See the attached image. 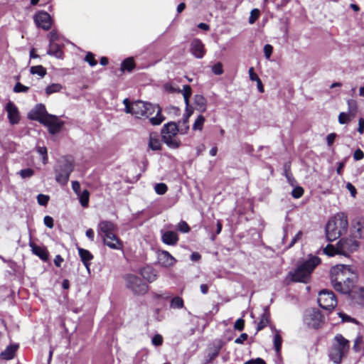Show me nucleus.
Instances as JSON below:
<instances>
[{"label":"nucleus","instance_id":"nucleus-1","mask_svg":"<svg viewBox=\"0 0 364 364\" xmlns=\"http://www.w3.org/2000/svg\"><path fill=\"white\" fill-rule=\"evenodd\" d=\"M330 278L333 289L338 292L346 294H349V286L346 285L344 289H339L341 282L345 284H353L355 287L357 276L350 266L338 264L331 269Z\"/></svg>","mask_w":364,"mask_h":364},{"label":"nucleus","instance_id":"nucleus-2","mask_svg":"<svg viewBox=\"0 0 364 364\" xmlns=\"http://www.w3.org/2000/svg\"><path fill=\"white\" fill-rule=\"evenodd\" d=\"M127 113H130L138 119L149 118V121L153 125H159L165 119L161 114V109L158 105L143 101H136L132 103L131 109L127 108Z\"/></svg>","mask_w":364,"mask_h":364},{"label":"nucleus","instance_id":"nucleus-3","mask_svg":"<svg viewBox=\"0 0 364 364\" xmlns=\"http://www.w3.org/2000/svg\"><path fill=\"white\" fill-rule=\"evenodd\" d=\"M321 263V259L316 256L310 257L297 264L294 270L290 271L286 277L287 282L308 283L314 269Z\"/></svg>","mask_w":364,"mask_h":364},{"label":"nucleus","instance_id":"nucleus-4","mask_svg":"<svg viewBox=\"0 0 364 364\" xmlns=\"http://www.w3.org/2000/svg\"><path fill=\"white\" fill-rule=\"evenodd\" d=\"M348 216L345 213H338L332 217L326 225V235L328 241H334L347 232Z\"/></svg>","mask_w":364,"mask_h":364},{"label":"nucleus","instance_id":"nucleus-5","mask_svg":"<svg viewBox=\"0 0 364 364\" xmlns=\"http://www.w3.org/2000/svg\"><path fill=\"white\" fill-rule=\"evenodd\" d=\"M350 350V341L341 334H336L328 351V358L335 364H340Z\"/></svg>","mask_w":364,"mask_h":364},{"label":"nucleus","instance_id":"nucleus-6","mask_svg":"<svg viewBox=\"0 0 364 364\" xmlns=\"http://www.w3.org/2000/svg\"><path fill=\"white\" fill-rule=\"evenodd\" d=\"M74 169L73 159L71 156H63L58 161L55 168V180L60 185H65L70 174Z\"/></svg>","mask_w":364,"mask_h":364},{"label":"nucleus","instance_id":"nucleus-7","mask_svg":"<svg viewBox=\"0 0 364 364\" xmlns=\"http://www.w3.org/2000/svg\"><path fill=\"white\" fill-rule=\"evenodd\" d=\"M179 132L178 126L173 122L165 124L161 129L163 141L171 149H177L181 145V141L177 137Z\"/></svg>","mask_w":364,"mask_h":364},{"label":"nucleus","instance_id":"nucleus-8","mask_svg":"<svg viewBox=\"0 0 364 364\" xmlns=\"http://www.w3.org/2000/svg\"><path fill=\"white\" fill-rule=\"evenodd\" d=\"M318 303L322 309L331 311L336 306L337 299L331 291L323 289L318 294Z\"/></svg>","mask_w":364,"mask_h":364},{"label":"nucleus","instance_id":"nucleus-9","mask_svg":"<svg viewBox=\"0 0 364 364\" xmlns=\"http://www.w3.org/2000/svg\"><path fill=\"white\" fill-rule=\"evenodd\" d=\"M127 286L135 294H144L148 291V286L140 278L134 275L127 277Z\"/></svg>","mask_w":364,"mask_h":364},{"label":"nucleus","instance_id":"nucleus-10","mask_svg":"<svg viewBox=\"0 0 364 364\" xmlns=\"http://www.w3.org/2000/svg\"><path fill=\"white\" fill-rule=\"evenodd\" d=\"M338 246L339 254L347 256L350 253L355 251L359 245L358 242L353 238H345L339 240Z\"/></svg>","mask_w":364,"mask_h":364},{"label":"nucleus","instance_id":"nucleus-11","mask_svg":"<svg viewBox=\"0 0 364 364\" xmlns=\"http://www.w3.org/2000/svg\"><path fill=\"white\" fill-rule=\"evenodd\" d=\"M42 124L48 127L50 134H55L60 131L64 122L60 121L57 116L48 114Z\"/></svg>","mask_w":364,"mask_h":364},{"label":"nucleus","instance_id":"nucleus-12","mask_svg":"<svg viewBox=\"0 0 364 364\" xmlns=\"http://www.w3.org/2000/svg\"><path fill=\"white\" fill-rule=\"evenodd\" d=\"M323 316L318 310H308L304 316V322L314 328H318L321 326Z\"/></svg>","mask_w":364,"mask_h":364},{"label":"nucleus","instance_id":"nucleus-13","mask_svg":"<svg viewBox=\"0 0 364 364\" xmlns=\"http://www.w3.org/2000/svg\"><path fill=\"white\" fill-rule=\"evenodd\" d=\"M48 114L45 105L38 104L28 113V118L42 124Z\"/></svg>","mask_w":364,"mask_h":364},{"label":"nucleus","instance_id":"nucleus-14","mask_svg":"<svg viewBox=\"0 0 364 364\" xmlns=\"http://www.w3.org/2000/svg\"><path fill=\"white\" fill-rule=\"evenodd\" d=\"M117 230L116 225L112 222L107 220L101 221L97 226V234L102 238L107 235L116 234Z\"/></svg>","mask_w":364,"mask_h":364},{"label":"nucleus","instance_id":"nucleus-15","mask_svg":"<svg viewBox=\"0 0 364 364\" xmlns=\"http://www.w3.org/2000/svg\"><path fill=\"white\" fill-rule=\"evenodd\" d=\"M34 21L37 26L48 31L51 27L50 16L45 11H39L34 16Z\"/></svg>","mask_w":364,"mask_h":364},{"label":"nucleus","instance_id":"nucleus-16","mask_svg":"<svg viewBox=\"0 0 364 364\" xmlns=\"http://www.w3.org/2000/svg\"><path fill=\"white\" fill-rule=\"evenodd\" d=\"M157 259L159 264L164 267H173L176 259L166 250H159L157 253Z\"/></svg>","mask_w":364,"mask_h":364},{"label":"nucleus","instance_id":"nucleus-17","mask_svg":"<svg viewBox=\"0 0 364 364\" xmlns=\"http://www.w3.org/2000/svg\"><path fill=\"white\" fill-rule=\"evenodd\" d=\"M5 110L8 114V119L11 124H18L20 120L19 112L15 104L9 101L5 106Z\"/></svg>","mask_w":364,"mask_h":364},{"label":"nucleus","instance_id":"nucleus-18","mask_svg":"<svg viewBox=\"0 0 364 364\" xmlns=\"http://www.w3.org/2000/svg\"><path fill=\"white\" fill-rule=\"evenodd\" d=\"M190 50L191 54L198 59L203 58L205 53L204 44L198 38H194L191 41Z\"/></svg>","mask_w":364,"mask_h":364},{"label":"nucleus","instance_id":"nucleus-19","mask_svg":"<svg viewBox=\"0 0 364 364\" xmlns=\"http://www.w3.org/2000/svg\"><path fill=\"white\" fill-rule=\"evenodd\" d=\"M161 241L167 245H176L178 242V235L174 231H164L161 230Z\"/></svg>","mask_w":364,"mask_h":364},{"label":"nucleus","instance_id":"nucleus-20","mask_svg":"<svg viewBox=\"0 0 364 364\" xmlns=\"http://www.w3.org/2000/svg\"><path fill=\"white\" fill-rule=\"evenodd\" d=\"M103 242L105 245L112 250H122L123 245L122 241L119 239L116 234L107 235L102 238Z\"/></svg>","mask_w":364,"mask_h":364},{"label":"nucleus","instance_id":"nucleus-21","mask_svg":"<svg viewBox=\"0 0 364 364\" xmlns=\"http://www.w3.org/2000/svg\"><path fill=\"white\" fill-rule=\"evenodd\" d=\"M28 245L31 249L33 254L37 255L43 261H46L48 259V255L47 250L45 247L38 246L32 241H30Z\"/></svg>","mask_w":364,"mask_h":364},{"label":"nucleus","instance_id":"nucleus-22","mask_svg":"<svg viewBox=\"0 0 364 364\" xmlns=\"http://www.w3.org/2000/svg\"><path fill=\"white\" fill-rule=\"evenodd\" d=\"M148 146L153 151L161 149V144L157 133L152 132L149 134Z\"/></svg>","mask_w":364,"mask_h":364},{"label":"nucleus","instance_id":"nucleus-23","mask_svg":"<svg viewBox=\"0 0 364 364\" xmlns=\"http://www.w3.org/2000/svg\"><path fill=\"white\" fill-rule=\"evenodd\" d=\"M78 253L80 257L81 261L85 267L89 270V266L90 264V261L93 259L92 255L90 252V251L85 250L81 247H78Z\"/></svg>","mask_w":364,"mask_h":364},{"label":"nucleus","instance_id":"nucleus-24","mask_svg":"<svg viewBox=\"0 0 364 364\" xmlns=\"http://www.w3.org/2000/svg\"><path fill=\"white\" fill-rule=\"evenodd\" d=\"M353 228L359 237H364V218L357 217L353 220Z\"/></svg>","mask_w":364,"mask_h":364},{"label":"nucleus","instance_id":"nucleus-25","mask_svg":"<svg viewBox=\"0 0 364 364\" xmlns=\"http://www.w3.org/2000/svg\"><path fill=\"white\" fill-rule=\"evenodd\" d=\"M141 275L149 282H152L156 279L154 270L151 267H144L141 269Z\"/></svg>","mask_w":364,"mask_h":364},{"label":"nucleus","instance_id":"nucleus-26","mask_svg":"<svg viewBox=\"0 0 364 364\" xmlns=\"http://www.w3.org/2000/svg\"><path fill=\"white\" fill-rule=\"evenodd\" d=\"M192 114V111L190 112L187 111V113L184 115V118L182 122H179V132L181 134H184L187 133V132L189 129V126L188 124V118Z\"/></svg>","mask_w":364,"mask_h":364},{"label":"nucleus","instance_id":"nucleus-27","mask_svg":"<svg viewBox=\"0 0 364 364\" xmlns=\"http://www.w3.org/2000/svg\"><path fill=\"white\" fill-rule=\"evenodd\" d=\"M194 102L197 109L203 112L206 110L207 102L205 98L201 95H196L194 97Z\"/></svg>","mask_w":364,"mask_h":364},{"label":"nucleus","instance_id":"nucleus-28","mask_svg":"<svg viewBox=\"0 0 364 364\" xmlns=\"http://www.w3.org/2000/svg\"><path fill=\"white\" fill-rule=\"evenodd\" d=\"M16 348H17L16 346H8L3 352H1V358L5 360L12 359L14 356Z\"/></svg>","mask_w":364,"mask_h":364},{"label":"nucleus","instance_id":"nucleus-29","mask_svg":"<svg viewBox=\"0 0 364 364\" xmlns=\"http://www.w3.org/2000/svg\"><path fill=\"white\" fill-rule=\"evenodd\" d=\"M181 92L183 94L184 101L186 105V111H188L189 98L192 94L191 87L190 85H183V90Z\"/></svg>","mask_w":364,"mask_h":364},{"label":"nucleus","instance_id":"nucleus-30","mask_svg":"<svg viewBox=\"0 0 364 364\" xmlns=\"http://www.w3.org/2000/svg\"><path fill=\"white\" fill-rule=\"evenodd\" d=\"M47 53L50 55H55L57 58H60L62 51L57 44L55 43H50L49 50Z\"/></svg>","mask_w":364,"mask_h":364},{"label":"nucleus","instance_id":"nucleus-31","mask_svg":"<svg viewBox=\"0 0 364 364\" xmlns=\"http://www.w3.org/2000/svg\"><path fill=\"white\" fill-rule=\"evenodd\" d=\"M77 196L81 205L84 208L87 207L90 198L89 191L87 190H84L82 192L80 193V196Z\"/></svg>","mask_w":364,"mask_h":364},{"label":"nucleus","instance_id":"nucleus-32","mask_svg":"<svg viewBox=\"0 0 364 364\" xmlns=\"http://www.w3.org/2000/svg\"><path fill=\"white\" fill-rule=\"evenodd\" d=\"M323 251L325 255L330 257H333L336 255H340L338 252V243L336 244V247H334L333 245H328L325 248H323Z\"/></svg>","mask_w":364,"mask_h":364},{"label":"nucleus","instance_id":"nucleus-33","mask_svg":"<svg viewBox=\"0 0 364 364\" xmlns=\"http://www.w3.org/2000/svg\"><path fill=\"white\" fill-rule=\"evenodd\" d=\"M30 72L31 74L38 75L41 77H44L46 74V70L42 65H36L31 67Z\"/></svg>","mask_w":364,"mask_h":364},{"label":"nucleus","instance_id":"nucleus-34","mask_svg":"<svg viewBox=\"0 0 364 364\" xmlns=\"http://www.w3.org/2000/svg\"><path fill=\"white\" fill-rule=\"evenodd\" d=\"M63 88L60 83H53L46 88V93L49 95L60 92Z\"/></svg>","mask_w":364,"mask_h":364},{"label":"nucleus","instance_id":"nucleus-35","mask_svg":"<svg viewBox=\"0 0 364 364\" xmlns=\"http://www.w3.org/2000/svg\"><path fill=\"white\" fill-rule=\"evenodd\" d=\"M274 349L277 352V353H279L281 350L282 343V338L281 336L279 333L278 331H276L274 336Z\"/></svg>","mask_w":364,"mask_h":364},{"label":"nucleus","instance_id":"nucleus-36","mask_svg":"<svg viewBox=\"0 0 364 364\" xmlns=\"http://www.w3.org/2000/svg\"><path fill=\"white\" fill-rule=\"evenodd\" d=\"M269 323V316L264 313L261 315L260 320L257 326V331H259L267 326Z\"/></svg>","mask_w":364,"mask_h":364},{"label":"nucleus","instance_id":"nucleus-37","mask_svg":"<svg viewBox=\"0 0 364 364\" xmlns=\"http://www.w3.org/2000/svg\"><path fill=\"white\" fill-rule=\"evenodd\" d=\"M347 103L348 107V113L351 115V117H355L358 110L356 102L354 100H348Z\"/></svg>","mask_w":364,"mask_h":364},{"label":"nucleus","instance_id":"nucleus-38","mask_svg":"<svg viewBox=\"0 0 364 364\" xmlns=\"http://www.w3.org/2000/svg\"><path fill=\"white\" fill-rule=\"evenodd\" d=\"M205 121V117L203 115H199L193 123V129L194 130L201 131L203 129Z\"/></svg>","mask_w":364,"mask_h":364},{"label":"nucleus","instance_id":"nucleus-39","mask_svg":"<svg viewBox=\"0 0 364 364\" xmlns=\"http://www.w3.org/2000/svg\"><path fill=\"white\" fill-rule=\"evenodd\" d=\"M170 306L173 309H182L183 307V301L179 296L173 297L171 301Z\"/></svg>","mask_w":364,"mask_h":364},{"label":"nucleus","instance_id":"nucleus-40","mask_svg":"<svg viewBox=\"0 0 364 364\" xmlns=\"http://www.w3.org/2000/svg\"><path fill=\"white\" fill-rule=\"evenodd\" d=\"M134 67V62L132 58H127L126 60H124L123 61V63H122V67H121V69L122 70H129V71H131Z\"/></svg>","mask_w":364,"mask_h":364},{"label":"nucleus","instance_id":"nucleus-41","mask_svg":"<svg viewBox=\"0 0 364 364\" xmlns=\"http://www.w3.org/2000/svg\"><path fill=\"white\" fill-rule=\"evenodd\" d=\"M351 115L348 112H341L338 115V122L341 124L348 123L352 119Z\"/></svg>","mask_w":364,"mask_h":364},{"label":"nucleus","instance_id":"nucleus-42","mask_svg":"<svg viewBox=\"0 0 364 364\" xmlns=\"http://www.w3.org/2000/svg\"><path fill=\"white\" fill-rule=\"evenodd\" d=\"M38 153L42 156V161L43 164H46L48 163V154H47V149L45 146H38L37 147Z\"/></svg>","mask_w":364,"mask_h":364},{"label":"nucleus","instance_id":"nucleus-43","mask_svg":"<svg viewBox=\"0 0 364 364\" xmlns=\"http://www.w3.org/2000/svg\"><path fill=\"white\" fill-rule=\"evenodd\" d=\"M154 190L159 195H163L167 191L168 187L164 183H156L155 185Z\"/></svg>","mask_w":364,"mask_h":364},{"label":"nucleus","instance_id":"nucleus-44","mask_svg":"<svg viewBox=\"0 0 364 364\" xmlns=\"http://www.w3.org/2000/svg\"><path fill=\"white\" fill-rule=\"evenodd\" d=\"M18 173L22 178H31V176H33L34 171L31 168H28L21 170Z\"/></svg>","mask_w":364,"mask_h":364},{"label":"nucleus","instance_id":"nucleus-45","mask_svg":"<svg viewBox=\"0 0 364 364\" xmlns=\"http://www.w3.org/2000/svg\"><path fill=\"white\" fill-rule=\"evenodd\" d=\"M363 338L358 336L355 341L353 346V349L355 352H360L362 349Z\"/></svg>","mask_w":364,"mask_h":364},{"label":"nucleus","instance_id":"nucleus-46","mask_svg":"<svg viewBox=\"0 0 364 364\" xmlns=\"http://www.w3.org/2000/svg\"><path fill=\"white\" fill-rule=\"evenodd\" d=\"M259 16V11L257 9H254L250 12L249 17V23L253 24Z\"/></svg>","mask_w":364,"mask_h":364},{"label":"nucleus","instance_id":"nucleus-47","mask_svg":"<svg viewBox=\"0 0 364 364\" xmlns=\"http://www.w3.org/2000/svg\"><path fill=\"white\" fill-rule=\"evenodd\" d=\"M85 60L87 63H88V64L91 67L95 66L97 64V60L95 59L94 55L90 52H88L87 53V55H85Z\"/></svg>","mask_w":364,"mask_h":364},{"label":"nucleus","instance_id":"nucleus-48","mask_svg":"<svg viewBox=\"0 0 364 364\" xmlns=\"http://www.w3.org/2000/svg\"><path fill=\"white\" fill-rule=\"evenodd\" d=\"M212 72L217 75H222L223 73V65L218 62L212 67Z\"/></svg>","mask_w":364,"mask_h":364},{"label":"nucleus","instance_id":"nucleus-49","mask_svg":"<svg viewBox=\"0 0 364 364\" xmlns=\"http://www.w3.org/2000/svg\"><path fill=\"white\" fill-rule=\"evenodd\" d=\"M28 89H29L28 87L25 86L20 82H17L14 87V92H16V93L26 92H28Z\"/></svg>","mask_w":364,"mask_h":364},{"label":"nucleus","instance_id":"nucleus-50","mask_svg":"<svg viewBox=\"0 0 364 364\" xmlns=\"http://www.w3.org/2000/svg\"><path fill=\"white\" fill-rule=\"evenodd\" d=\"M177 229L181 232L184 233L188 232L190 231V227L185 221H181L177 225Z\"/></svg>","mask_w":364,"mask_h":364},{"label":"nucleus","instance_id":"nucleus-51","mask_svg":"<svg viewBox=\"0 0 364 364\" xmlns=\"http://www.w3.org/2000/svg\"><path fill=\"white\" fill-rule=\"evenodd\" d=\"M304 194V189L300 187H296L292 190L291 195L294 198H301Z\"/></svg>","mask_w":364,"mask_h":364},{"label":"nucleus","instance_id":"nucleus-52","mask_svg":"<svg viewBox=\"0 0 364 364\" xmlns=\"http://www.w3.org/2000/svg\"><path fill=\"white\" fill-rule=\"evenodd\" d=\"M37 200L39 205H46L49 200V196L43 194H39L37 196Z\"/></svg>","mask_w":364,"mask_h":364},{"label":"nucleus","instance_id":"nucleus-53","mask_svg":"<svg viewBox=\"0 0 364 364\" xmlns=\"http://www.w3.org/2000/svg\"><path fill=\"white\" fill-rule=\"evenodd\" d=\"M151 342H152L153 345H154L156 346H159L163 343V338H162V336L161 335L156 334L152 338Z\"/></svg>","mask_w":364,"mask_h":364},{"label":"nucleus","instance_id":"nucleus-54","mask_svg":"<svg viewBox=\"0 0 364 364\" xmlns=\"http://www.w3.org/2000/svg\"><path fill=\"white\" fill-rule=\"evenodd\" d=\"M273 51V47L269 44H266L264 46V53L267 59H269Z\"/></svg>","mask_w":364,"mask_h":364},{"label":"nucleus","instance_id":"nucleus-55","mask_svg":"<svg viewBox=\"0 0 364 364\" xmlns=\"http://www.w3.org/2000/svg\"><path fill=\"white\" fill-rule=\"evenodd\" d=\"M244 327L245 321L242 318H238L234 324L235 329L238 330L240 331H242L244 329Z\"/></svg>","mask_w":364,"mask_h":364},{"label":"nucleus","instance_id":"nucleus-56","mask_svg":"<svg viewBox=\"0 0 364 364\" xmlns=\"http://www.w3.org/2000/svg\"><path fill=\"white\" fill-rule=\"evenodd\" d=\"M302 235H303L302 231H299L296 234V235L292 238V240H291L290 244L289 245L288 247L290 248V247H293L294 245V244L297 241H299V240H300L301 239Z\"/></svg>","mask_w":364,"mask_h":364},{"label":"nucleus","instance_id":"nucleus-57","mask_svg":"<svg viewBox=\"0 0 364 364\" xmlns=\"http://www.w3.org/2000/svg\"><path fill=\"white\" fill-rule=\"evenodd\" d=\"M72 188L77 196H80V193H81V191L80 184L78 181H74L72 182Z\"/></svg>","mask_w":364,"mask_h":364},{"label":"nucleus","instance_id":"nucleus-58","mask_svg":"<svg viewBox=\"0 0 364 364\" xmlns=\"http://www.w3.org/2000/svg\"><path fill=\"white\" fill-rule=\"evenodd\" d=\"M284 175H285L286 178L290 182L291 180L292 179V176L290 172V165L289 164H286L284 165Z\"/></svg>","mask_w":364,"mask_h":364},{"label":"nucleus","instance_id":"nucleus-59","mask_svg":"<svg viewBox=\"0 0 364 364\" xmlns=\"http://www.w3.org/2000/svg\"><path fill=\"white\" fill-rule=\"evenodd\" d=\"M44 224L49 228H52L53 227V219L52 217L46 215L43 219Z\"/></svg>","mask_w":364,"mask_h":364},{"label":"nucleus","instance_id":"nucleus-60","mask_svg":"<svg viewBox=\"0 0 364 364\" xmlns=\"http://www.w3.org/2000/svg\"><path fill=\"white\" fill-rule=\"evenodd\" d=\"M248 335L245 333H243L235 340V343L237 344H243L244 341H246Z\"/></svg>","mask_w":364,"mask_h":364},{"label":"nucleus","instance_id":"nucleus-61","mask_svg":"<svg viewBox=\"0 0 364 364\" xmlns=\"http://www.w3.org/2000/svg\"><path fill=\"white\" fill-rule=\"evenodd\" d=\"M249 75H250V79L252 81H255L256 82L258 79H259L258 75L255 73V70H254L253 67L250 68V69H249Z\"/></svg>","mask_w":364,"mask_h":364},{"label":"nucleus","instance_id":"nucleus-62","mask_svg":"<svg viewBox=\"0 0 364 364\" xmlns=\"http://www.w3.org/2000/svg\"><path fill=\"white\" fill-rule=\"evenodd\" d=\"M363 157H364V153L362 150L358 149L356 151H355V152L353 154V158L355 160L358 161V160L362 159Z\"/></svg>","mask_w":364,"mask_h":364},{"label":"nucleus","instance_id":"nucleus-63","mask_svg":"<svg viewBox=\"0 0 364 364\" xmlns=\"http://www.w3.org/2000/svg\"><path fill=\"white\" fill-rule=\"evenodd\" d=\"M358 132L362 134H363L364 132V119L363 118H360L358 119Z\"/></svg>","mask_w":364,"mask_h":364},{"label":"nucleus","instance_id":"nucleus-64","mask_svg":"<svg viewBox=\"0 0 364 364\" xmlns=\"http://www.w3.org/2000/svg\"><path fill=\"white\" fill-rule=\"evenodd\" d=\"M245 364H265V362L263 359L258 358L255 360H249Z\"/></svg>","mask_w":364,"mask_h":364}]
</instances>
